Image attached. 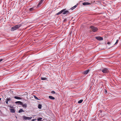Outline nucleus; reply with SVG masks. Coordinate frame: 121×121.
<instances>
[{
	"instance_id": "nucleus-31",
	"label": "nucleus",
	"mask_w": 121,
	"mask_h": 121,
	"mask_svg": "<svg viewBox=\"0 0 121 121\" xmlns=\"http://www.w3.org/2000/svg\"><path fill=\"white\" fill-rule=\"evenodd\" d=\"M120 114L121 115V113H120Z\"/></svg>"
},
{
	"instance_id": "nucleus-2",
	"label": "nucleus",
	"mask_w": 121,
	"mask_h": 121,
	"mask_svg": "<svg viewBox=\"0 0 121 121\" xmlns=\"http://www.w3.org/2000/svg\"><path fill=\"white\" fill-rule=\"evenodd\" d=\"M22 25L21 24L16 25L12 27L11 30L12 31H14L19 28Z\"/></svg>"
},
{
	"instance_id": "nucleus-18",
	"label": "nucleus",
	"mask_w": 121,
	"mask_h": 121,
	"mask_svg": "<svg viewBox=\"0 0 121 121\" xmlns=\"http://www.w3.org/2000/svg\"><path fill=\"white\" fill-rule=\"evenodd\" d=\"M42 105L41 104H39L38 106V108L39 109H41L42 108Z\"/></svg>"
},
{
	"instance_id": "nucleus-7",
	"label": "nucleus",
	"mask_w": 121,
	"mask_h": 121,
	"mask_svg": "<svg viewBox=\"0 0 121 121\" xmlns=\"http://www.w3.org/2000/svg\"><path fill=\"white\" fill-rule=\"evenodd\" d=\"M90 70L89 69L86 70L83 73V74L84 75L87 74L89 71Z\"/></svg>"
},
{
	"instance_id": "nucleus-3",
	"label": "nucleus",
	"mask_w": 121,
	"mask_h": 121,
	"mask_svg": "<svg viewBox=\"0 0 121 121\" xmlns=\"http://www.w3.org/2000/svg\"><path fill=\"white\" fill-rule=\"evenodd\" d=\"M90 28L91 29L92 31L94 32H96L98 30V29L97 28L94 26H91Z\"/></svg>"
},
{
	"instance_id": "nucleus-14",
	"label": "nucleus",
	"mask_w": 121,
	"mask_h": 121,
	"mask_svg": "<svg viewBox=\"0 0 121 121\" xmlns=\"http://www.w3.org/2000/svg\"><path fill=\"white\" fill-rule=\"evenodd\" d=\"M24 110H23L22 109H20L18 111L19 113H20L22 112H24Z\"/></svg>"
},
{
	"instance_id": "nucleus-12",
	"label": "nucleus",
	"mask_w": 121,
	"mask_h": 121,
	"mask_svg": "<svg viewBox=\"0 0 121 121\" xmlns=\"http://www.w3.org/2000/svg\"><path fill=\"white\" fill-rule=\"evenodd\" d=\"M82 4L84 5H89L91 4V3H88L87 2H84L83 3H82Z\"/></svg>"
},
{
	"instance_id": "nucleus-21",
	"label": "nucleus",
	"mask_w": 121,
	"mask_h": 121,
	"mask_svg": "<svg viewBox=\"0 0 121 121\" xmlns=\"http://www.w3.org/2000/svg\"><path fill=\"white\" fill-rule=\"evenodd\" d=\"M42 118L41 117H40L37 119L38 121H41V120L42 119Z\"/></svg>"
},
{
	"instance_id": "nucleus-10",
	"label": "nucleus",
	"mask_w": 121,
	"mask_h": 121,
	"mask_svg": "<svg viewBox=\"0 0 121 121\" xmlns=\"http://www.w3.org/2000/svg\"><path fill=\"white\" fill-rule=\"evenodd\" d=\"M78 3L76 5H75L72 7L70 9L71 10H73L78 5Z\"/></svg>"
},
{
	"instance_id": "nucleus-6",
	"label": "nucleus",
	"mask_w": 121,
	"mask_h": 121,
	"mask_svg": "<svg viewBox=\"0 0 121 121\" xmlns=\"http://www.w3.org/2000/svg\"><path fill=\"white\" fill-rule=\"evenodd\" d=\"M23 118L25 120H30V119L32 117H26L25 116H23Z\"/></svg>"
},
{
	"instance_id": "nucleus-32",
	"label": "nucleus",
	"mask_w": 121,
	"mask_h": 121,
	"mask_svg": "<svg viewBox=\"0 0 121 121\" xmlns=\"http://www.w3.org/2000/svg\"><path fill=\"white\" fill-rule=\"evenodd\" d=\"M43 121L42 120V121Z\"/></svg>"
},
{
	"instance_id": "nucleus-30",
	"label": "nucleus",
	"mask_w": 121,
	"mask_h": 121,
	"mask_svg": "<svg viewBox=\"0 0 121 121\" xmlns=\"http://www.w3.org/2000/svg\"><path fill=\"white\" fill-rule=\"evenodd\" d=\"M9 107H10V108H13V107H12V106H9Z\"/></svg>"
},
{
	"instance_id": "nucleus-20",
	"label": "nucleus",
	"mask_w": 121,
	"mask_h": 121,
	"mask_svg": "<svg viewBox=\"0 0 121 121\" xmlns=\"http://www.w3.org/2000/svg\"><path fill=\"white\" fill-rule=\"evenodd\" d=\"M34 98L36 99L37 100H40L39 99H38V97H36V96L35 95H34Z\"/></svg>"
},
{
	"instance_id": "nucleus-24",
	"label": "nucleus",
	"mask_w": 121,
	"mask_h": 121,
	"mask_svg": "<svg viewBox=\"0 0 121 121\" xmlns=\"http://www.w3.org/2000/svg\"><path fill=\"white\" fill-rule=\"evenodd\" d=\"M51 93H52L53 94H55V92L54 91H51Z\"/></svg>"
},
{
	"instance_id": "nucleus-29",
	"label": "nucleus",
	"mask_w": 121,
	"mask_h": 121,
	"mask_svg": "<svg viewBox=\"0 0 121 121\" xmlns=\"http://www.w3.org/2000/svg\"><path fill=\"white\" fill-rule=\"evenodd\" d=\"M107 44H110V42H108L107 43Z\"/></svg>"
},
{
	"instance_id": "nucleus-22",
	"label": "nucleus",
	"mask_w": 121,
	"mask_h": 121,
	"mask_svg": "<svg viewBox=\"0 0 121 121\" xmlns=\"http://www.w3.org/2000/svg\"><path fill=\"white\" fill-rule=\"evenodd\" d=\"M41 79L42 80H46L47 79V78H43L41 77Z\"/></svg>"
},
{
	"instance_id": "nucleus-13",
	"label": "nucleus",
	"mask_w": 121,
	"mask_h": 121,
	"mask_svg": "<svg viewBox=\"0 0 121 121\" xmlns=\"http://www.w3.org/2000/svg\"><path fill=\"white\" fill-rule=\"evenodd\" d=\"M14 98L15 99H22V98H21L18 97V96H15L14 97Z\"/></svg>"
},
{
	"instance_id": "nucleus-15",
	"label": "nucleus",
	"mask_w": 121,
	"mask_h": 121,
	"mask_svg": "<svg viewBox=\"0 0 121 121\" xmlns=\"http://www.w3.org/2000/svg\"><path fill=\"white\" fill-rule=\"evenodd\" d=\"M48 97L49 99H55L54 97L51 96H48Z\"/></svg>"
},
{
	"instance_id": "nucleus-9",
	"label": "nucleus",
	"mask_w": 121,
	"mask_h": 121,
	"mask_svg": "<svg viewBox=\"0 0 121 121\" xmlns=\"http://www.w3.org/2000/svg\"><path fill=\"white\" fill-rule=\"evenodd\" d=\"M45 0H41L40 2L38 3V6L39 7L42 3L43 1Z\"/></svg>"
},
{
	"instance_id": "nucleus-25",
	"label": "nucleus",
	"mask_w": 121,
	"mask_h": 121,
	"mask_svg": "<svg viewBox=\"0 0 121 121\" xmlns=\"http://www.w3.org/2000/svg\"><path fill=\"white\" fill-rule=\"evenodd\" d=\"M118 40H117V41H116V42L114 44L115 45L117 43H118Z\"/></svg>"
},
{
	"instance_id": "nucleus-27",
	"label": "nucleus",
	"mask_w": 121,
	"mask_h": 121,
	"mask_svg": "<svg viewBox=\"0 0 121 121\" xmlns=\"http://www.w3.org/2000/svg\"><path fill=\"white\" fill-rule=\"evenodd\" d=\"M3 60V59H0V62L2 61Z\"/></svg>"
},
{
	"instance_id": "nucleus-26",
	"label": "nucleus",
	"mask_w": 121,
	"mask_h": 121,
	"mask_svg": "<svg viewBox=\"0 0 121 121\" xmlns=\"http://www.w3.org/2000/svg\"><path fill=\"white\" fill-rule=\"evenodd\" d=\"M67 21V19H65L64 20V22H66V21Z\"/></svg>"
},
{
	"instance_id": "nucleus-16",
	"label": "nucleus",
	"mask_w": 121,
	"mask_h": 121,
	"mask_svg": "<svg viewBox=\"0 0 121 121\" xmlns=\"http://www.w3.org/2000/svg\"><path fill=\"white\" fill-rule=\"evenodd\" d=\"M10 110L11 112L12 113H14L15 112V111L14 109H10Z\"/></svg>"
},
{
	"instance_id": "nucleus-28",
	"label": "nucleus",
	"mask_w": 121,
	"mask_h": 121,
	"mask_svg": "<svg viewBox=\"0 0 121 121\" xmlns=\"http://www.w3.org/2000/svg\"><path fill=\"white\" fill-rule=\"evenodd\" d=\"M35 119H33L31 121H35Z\"/></svg>"
},
{
	"instance_id": "nucleus-17",
	"label": "nucleus",
	"mask_w": 121,
	"mask_h": 121,
	"mask_svg": "<svg viewBox=\"0 0 121 121\" xmlns=\"http://www.w3.org/2000/svg\"><path fill=\"white\" fill-rule=\"evenodd\" d=\"M15 103L16 104H17V103H19L20 104V105L22 104V102L20 101H17L16 102H15Z\"/></svg>"
},
{
	"instance_id": "nucleus-11",
	"label": "nucleus",
	"mask_w": 121,
	"mask_h": 121,
	"mask_svg": "<svg viewBox=\"0 0 121 121\" xmlns=\"http://www.w3.org/2000/svg\"><path fill=\"white\" fill-rule=\"evenodd\" d=\"M21 105L24 108H26L27 107V104H23L22 102V104H21Z\"/></svg>"
},
{
	"instance_id": "nucleus-1",
	"label": "nucleus",
	"mask_w": 121,
	"mask_h": 121,
	"mask_svg": "<svg viewBox=\"0 0 121 121\" xmlns=\"http://www.w3.org/2000/svg\"><path fill=\"white\" fill-rule=\"evenodd\" d=\"M65 9H63L56 13V15H58L62 13V14H70V13L69 11L67 10L65 11Z\"/></svg>"
},
{
	"instance_id": "nucleus-23",
	"label": "nucleus",
	"mask_w": 121,
	"mask_h": 121,
	"mask_svg": "<svg viewBox=\"0 0 121 121\" xmlns=\"http://www.w3.org/2000/svg\"><path fill=\"white\" fill-rule=\"evenodd\" d=\"M34 9V8H30V11H32Z\"/></svg>"
},
{
	"instance_id": "nucleus-5",
	"label": "nucleus",
	"mask_w": 121,
	"mask_h": 121,
	"mask_svg": "<svg viewBox=\"0 0 121 121\" xmlns=\"http://www.w3.org/2000/svg\"><path fill=\"white\" fill-rule=\"evenodd\" d=\"M11 102V99L10 97H7L6 99L5 102L7 104L10 103V102Z\"/></svg>"
},
{
	"instance_id": "nucleus-8",
	"label": "nucleus",
	"mask_w": 121,
	"mask_h": 121,
	"mask_svg": "<svg viewBox=\"0 0 121 121\" xmlns=\"http://www.w3.org/2000/svg\"><path fill=\"white\" fill-rule=\"evenodd\" d=\"M95 38L98 40L99 41L102 40L103 39L102 37H95Z\"/></svg>"
},
{
	"instance_id": "nucleus-19",
	"label": "nucleus",
	"mask_w": 121,
	"mask_h": 121,
	"mask_svg": "<svg viewBox=\"0 0 121 121\" xmlns=\"http://www.w3.org/2000/svg\"><path fill=\"white\" fill-rule=\"evenodd\" d=\"M83 101V100L82 99H81L78 101V103L79 104H80Z\"/></svg>"
},
{
	"instance_id": "nucleus-4",
	"label": "nucleus",
	"mask_w": 121,
	"mask_h": 121,
	"mask_svg": "<svg viewBox=\"0 0 121 121\" xmlns=\"http://www.w3.org/2000/svg\"><path fill=\"white\" fill-rule=\"evenodd\" d=\"M100 70L103 73H107L109 72L108 69L106 68H104L102 69H100Z\"/></svg>"
}]
</instances>
